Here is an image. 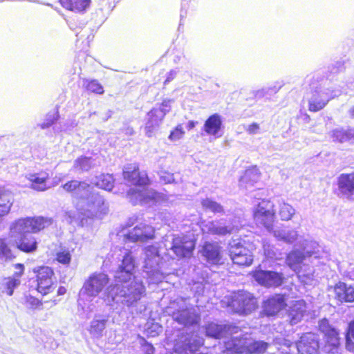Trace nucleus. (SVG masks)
<instances>
[{"mask_svg": "<svg viewBox=\"0 0 354 354\" xmlns=\"http://www.w3.org/2000/svg\"><path fill=\"white\" fill-rule=\"evenodd\" d=\"M136 259L132 252L127 250L114 274L115 281L121 286L115 297L121 298L122 304L127 307L134 306L145 292L142 281L136 280Z\"/></svg>", "mask_w": 354, "mask_h": 354, "instance_id": "nucleus-1", "label": "nucleus"}, {"mask_svg": "<svg viewBox=\"0 0 354 354\" xmlns=\"http://www.w3.org/2000/svg\"><path fill=\"white\" fill-rule=\"evenodd\" d=\"M122 176L123 178L132 185L143 187L131 188L128 190L127 196L133 205L156 203L161 198L160 194L156 190L145 188L150 185L151 180L147 171L140 169L138 164L133 163L126 166L122 171Z\"/></svg>", "mask_w": 354, "mask_h": 354, "instance_id": "nucleus-2", "label": "nucleus"}, {"mask_svg": "<svg viewBox=\"0 0 354 354\" xmlns=\"http://www.w3.org/2000/svg\"><path fill=\"white\" fill-rule=\"evenodd\" d=\"M223 304L229 313L239 316H247L259 307L257 299L254 295L243 290L232 292L225 297Z\"/></svg>", "mask_w": 354, "mask_h": 354, "instance_id": "nucleus-3", "label": "nucleus"}, {"mask_svg": "<svg viewBox=\"0 0 354 354\" xmlns=\"http://www.w3.org/2000/svg\"><path fill=\"white\" fill-rule=\"evenodd\" d=\"M318 328L323 335V349L327 353H337L342 345V338L338 329L332 326L329 321L322 319L319 322Z\"/></svg>", "mask_w": 354, "mask_h": 354, "instance_id": "nucleus-4", "label": "nucleus"}, {"mask_svg": "<svg viewBox=\"0 0 354 354\" xmlns=\"http://www.w3.org/2000/svg\"><path fill=\"white\" fill-rule=\"evenodd\" d=\"M252 218L257 225L272 230L276 219L274 205L270 200H262L254 207Z\"/></svg>", "mask_w": 354, "mask_h": 354, "instance_id": "nucleus-5", "label": "nucleus"}, {"mask_svg": "<svg viewBox=\"0 0 354 354\" xmlns=\"http://www.w3.org/2000/svg\"><path fill=\"white\" fill-rule=\"evenodd\" d=\"M35 290L42 296L51 294L55 290L53 280L55 279L54 269L48 266L41 265L32 269Z\"/></svg>", "mask_w": 354, "mask_h": 354, "instance_id": "nucleus-6", "label": "nucleus"}, {"mask_svg": "<svg viewBox=\"0 0 354 354\" xmlns=\"http://www.w3.org/2000/svg\"><path fill=\"white\" fill-rule=\"evenodd\" d=\"M30 234L25 229L21 230L14 222L10 226V236L15 238V246L19 251L26 254L35 252L38 248L37 239Z\"/></svg>", "mask_w": 354, "mask_h": 354, "instance_id": "nucleus-7", "label": "nucleus"}, {"mask_svg": "<svg viewBox=\"0 0 354 354\" xmlns=\"http://www.w3.org/2000/svg\"><path fill=\"white\" fill-rule=\"evenodd\" d=\"M196 239L192 235L182 234L174 236L171 250L178 259H190L196 248Z\"/></svg>", "mask_w": 354, "mask_h": 354, "instance_id": "nucleus-8", "label": "nucleus"}, {"mask_svg": "<svg viewBox=\"0 0 354 354\" xmlns=\"http://www.w3.org/2000/svg\"><path fill=\"white\" fill-rule=\"evenodd\" d=\"M229 256L232 264L241 268L250 266L254 261L252 252L241 243H235L230 247Z\"/></svg>", "mask_w": 354, "mask_h": 354, "instance_id": "nucleus-9", "label": "nucleus"}, {"mask_svg": "<svg viewBox=\"0 0 354 354\" xmlns=\"http://www.w3.org/2000/svg\"><path fill=\"white\" fill-rule=\"evenodd\" d=\"M156 238V230L151 225L141 223L124 235L125 241L147 243Z\"/></svg>", "mask_w": 354, "mask_h": 354, "instance_id": "nucleus-10", "label": "nucleus"}, {"mask_svg": "<svg viewBox=\"0 0 354 354\" xmlns=\"http://www.w3.org/2000/svg\"><path fill=\"white\" fill-rule=\"evenodd\" d=\"M109 282V277L106 274L94 272L86 280L82 290L88 297H95L102 292Z\"/></svg>", "mask_w": 354, "mask_h": 354, "instance_id": "nucleus-11", "label": "nucleus"}, {"mask_svg": "<svg viewBox=\"0 0 354 354\" xmlns=\"http://www.w3.org/2000/svg\"><path fill=\"white\" fill-rule=\"evenodd\" d=\"M53 218L44 216H32L17 219L14 221L21 230L25 229L30 233H38L48 227L53 223Z\"/></svg>", "mask_w": 354, "mask_h": 354, "instance_id": "nucleus-12", "label": "nucleus"}, {"mask_svg": "<svg viewBox=\"0 0 354 354\" xmlns=\"http://www.w3.org/2000/svg\"><path fill=\"white\" fill-rule=\"evenodd\" d=\"M167 106V102H163L160 107L153 108L147 113L145 129L148 136H151L156 128L162 123L167 113L169 111V109H165V107Z\"/></svg>", "mask_w": 354, "mask_h": 354, "instance_id": "nucleus-13", "label": "nucleus"}, {"mask_svg": "<svg viewBox=\"0 0 354 354\" xmlns=\"http://www.w3.org/2000/svg\"><path fill=\"white\" fill-rule=\"evenodd\" d=\"M253 277L259 284L266 288L279 287L284 281L282 273L270 270H255Z\"/></svg>", "mask_w": 354, "mask_h": 354, "instance_id": "nucleus-14", "label": "nucleus"}, {"mask_svg": "<svg viewBox=\"0 0 354 354\" xmlns=\"http://www.w3.org/2000/svg\"><path fill=\"white\" fill-rule=\"evenodd\" d=\"M240 331L241 328L235 325L218 324L213 322L208 324L205 328L206 335L215 339L229 337Z\"/></svg>", "mask_w": 354, "mask_h": 354, "instance_id": "nucleus-15", "label": "nucleus"}, {"mask_svg": "<svg viewBox=\"0 0 354 354\" xmlns=\"http://www.w3.org/2000/svg\"><path fill=\"white\" fill-rule=\"evenodd\" d=\"M171 316L176 322L186 327L198 324L201 319L199 313L193 307L178 309Z\"/></svg>", "mask_w": 354, "mask_h": 354, "instance_id": "nucleus-16", "label": "nucleus"}, {"mask_svg": "<svg viewBox=\"0 0 354 354\" xmlns=\"http://www.w3.org/2000/svg\"><path fill=\"white\" fill-rule=\"evenodd\" d=\"M287 306L286 295L274 294L263 302V313L268 317L276 316Z\"/></svg>", "mask_w": 354, "mask_h": 354, "instance_id": "nucleus-17", "label": "nucleus"}, {"mask_svg": "<svg viewBox=\"0 0 354 354\" xmlns=\"http://www.w3.org/2000/svg\"><path fill=\"white\" fill-rule=\"evenodd\" d=\"M301 354H318L319 343L317 335L313 333H304L297 344Z\"/></svg>", "mask_w": 354, "mask_h": 354, "instance_id": "nucleus-18", "label": "nucleus"}, {"mask_svg": "<svg viewBox=\"0 0 354 354\" xmlns=\"http://www.w3.org/2000/svg\"><path fill=\"white\" fill-rule=\"evenodd\" d=\"M307 311V304L304 300L294 301L286 313L289 324L292 326L301 322Z\"/></svg>", "mask_w": 354, "mask_h": 354, "instance_id": "nucleus-19", "label": "nucleus"}, {"mask_svg": "<svg viewBox=\"0 0 354 354\" xmlns=\"http://www.w3.org/2000/svg\"><path fill=\"white\" fill-rule=\"evenodd\" d=\"M334 298L340 303L354 302V287L344 282L338 281L333 286Z\"/></svg>", "mask_w": 354, "mask_h": 354, "instance_id": "nucleus-20", "label": "nucleus"}, {"mask_svg": "<svg viewBox=\"0 0 354 354\" xmlns=\"http://www.w3.org/2000/svg\"><path fill=\"white\" fill-rule=\"evenodd\" d=\"M202 255L213 264H220L222 259L221 248L216 243L205 242L202 246Z\"/></svg>", "mask_w": 354, "mask_h": 354, "instance_id": "nucleus-21", "label": "nucleus"}, {"mask_svg": "<svg viewBox=\"0 0 354 354\" xmlns=\"http://www.w3.org/2000/svg\"><path fill=\"white\" fill-rule=\"evenodd\" d=\"M339 191L343 195H354V171L341 174L337 180Z\"/></svg>", "mask_w": 354, "mask_h": 354, "instance_id": "nucleus-22", "label": "nucleus"}, {"mask_svg": "<svg viewBox=\"0 0 354 354\" xmlns=\"http://www.w3.org/2000/svg\"><path fill=\"white\" fill-rule=\"evenodd\" d=\"M201 343L195 339L186 338L184 341L177 342L174 348L178 354H194L201 348Z\"/></svg>", "mask_w": 354, "mask_h": 354, "instance_id": "nucleus-23", "label": "nucleus"}, {"mask_svg": "<svg viewBox=\"0 0 354 354\" xmlns=\"http://www.w3.org/2000/svg\"><path fill=\"white\" fill-rule=\"evenodd\" d=\"M224 343L225 351L231 354H245L246 341L244 337H233L230 336Z\"/></svg>", "mask_w": 354, "mask_h": 354, "instance_id": "nucleus-24", "label": "nucleus"}, {"mask_svg": "<svg viewBox=\"0 0 354 354\" xmlns=\"http://www.w3.org/2000/svg\"><path fill=\"white\" fill-rule=\"evenodd\" d=\"M28 180L30 183V187L37 192H44L48 187L47 181L49 180V175L45 171L30 174Z\"/></svg>", "mask_w": 354, "mask_h": 354, "instance_id": "nucleus-25", "label": "nucleus"}, {"mask_svg": "<svg viewBox=\"0 0 354 354\" xmlns=\"http://www.w3.org/2000/svg\"><path fill=\"white\" fill-rule=\"evenodd\" d=\"M64 9L74 13H84L90 7L91 0H59Z\"/></svg>", "mask_w": 354, "mask_h": 354, "instance_id": "nucleus-26", "label": "nucleus"}, {"mask_svg": "<svg viewBox=\"0 0 354 354\" xmlns=\"http://www.w3.org/2000/svg\"><path fill=\"white\" fill-rule=\"evenodd\" d=\"M222 129V120L220 115L214 113L205 120L203 130L207 135L218 137Z\"/></svg>", "mask_w": 354, "mask_h": 354, "instance_id": "nucleus-27", "label": "nucleus"}, {"mask_svg": "<svg viewBox=\"0 0 354 354\" xmlns=\"http://www.w3.org/2000/svg\"><path fill=\"white\" fill-rule=\"evenodd\" d=\"M62 187L67 193L78 194L82 190L88 189L90 187V185L84 181L72 179L65 183Z\"/></svg>", "mask_w": 354, "mask_h": 354, "instance_id": "nucleus-28", "label": "nucleus"}, {"mask_svg": "<svg viewBox=\"0 0 354 354\" xmlns=\"http://www.w3.org/2000/svg\"><path fill=\"white\" fill-rule=\"evenodd\" d=\"M269 346V344L264 341H253L250 343L246 342L245 354H262L264 353Z\"/></svg>", "mask_w": 354, "mask_h": 354, "instance_id": "nucleus-29", "label": "nucleus"}, {"mask_svg": "<svg viewBox=\"0 0 354 354\" xmlns=\"http://www.w3.org/2000/svg\"><path fill=\"white\" fill-rule=\"evenodd\" d=\"M306 258V254L298 250L290 252L286 257V263L289 267L294 268L300 265Z\"/></svg>", "mask_w": 354, "mask_h": 354, "instance_id": "nucleus-30", "label": "nucleus"}, {"mask_svg": "<svg viewBox=\"0 0 354 354\" xmlns=\"http://www.w3.org/2000/svg\"><path fill=\"white\" fill-rule=\"evenodd\" d=\"M345 348L354 353V319L348 322L345 332Z\"/></svg>", "mask_w": 354, "mask_h": 354, "instance_id": "nucleus-31", "label": "nucleus"}, {"mask_svg": "<svg viewBox=\"0 0 354 354\" xmlns=\"http://www.w3.org/2000/svg\"><path fill=\"white\" fill-rule=\"evenodd\" d=\"M71 260L72 255L70 250L67 248H61L55 254V261L65 267H68L71 265Z\"/></svg>", "mask_w": 354, "mask_h": 354, "instance_id": "nucleus-32", "label": "nucleus"}, {"mask_svg": "<svg viewBox=\"0 0 354 354\" xmlns=\"http://www.w3.org/2000/svg\"><path fill=\"white\" fill-rule=\"evenodd\" d=\"M20 283L19 279L13 277H6L1 283V291L8 296L13 294L14 289Z\"/></svg>", "mask_w": 354, "mask_h": 354, "instance_id": "nucleus-33", "label": "nucleus"}, {"mask_svg": "<svg viewBox=\"0 0 354 354\" xmlns=\"http://www.w3.org/2000/svg\"><path fill=\"white\" fill-rule=\"evenodd\" d=\"M334 141L344 142L354 138V129H335L333 132Z\"/></svg>", "mask_w": 354, "mask_h": 354, "instance_id": "nucleus-34", "label": "nucleus"}, {"mask_svg": "<svg viewBox=\"0 0 354 354\" xmlns=\"http://www.w3.org/2000/svg\"><path fill=\"white\" fill-rule=\"evenodd\" d=\"M15 257L5 238H0V259L9 261Z\"/></svg>", "mask_w": 354, "mask_h": 354, "instance_id": "nucleus-35", "label": "nucleus"}, {"mask_svg": "<svg viewBox=\"0 0 354 354\" xmlns=\"http://www.w3.org/2000/svg\"><path fill=\"white\" fill-rule=\"evenodd\" d=\"M201 205L203 209L210 210L214 213H221L223 212L221 205L208 198L203 199Z\"/></svg>", "mask_w": 354, "mask_h": 354, "instance_id": "nucleus-36", "label": "nucleus"}, {"mask_svg": "<svg viewBox=\"0 0 354 354\" xmlns=\"http://www.w3.org/2000/svg\"><path fill=\"white\" fill-rule=\"evenodd\" d=\"M328 101V100L313 97L308 101V110L310 112L321 111L327 105Z\"/></svg>", "mask_w": 354, "mask_h": 354, "instance_id": "nucleus-37", "label": "nucleus"}, {"mask_svg": "<svg viewBox=\"0 0 354 354\" xmlns=\"http://www.w3.org/2000/svg\"><path fill=\"white\" fill-rule=\"evenodd\" d=\"M295 214L293 207L286 203H283L279 206V215L283 221H288L291 219Z\"/></svg>", "mask_w": 354, "mask_h": 354, "instance_id": "nucleus-38", "label": "nucleus"}, {"mask_svg": "<svg viewBox=\"0 0 354 354\" xmlns=\"http://www.w3.org/2000/svg\"><path fill=\"white\" fill-rule=\"evenodd\" d=\"M11 205L9 195L0 194V217L5 216L9 212Z\"/></svg>", "mask_w": 354, "mask_h": 354, "instance_id": "nucleus-39", "label": "nucleus"}, {"mask_svg": "<svg viewBox=\"0 0 354 354\" xmlns=\"http://www.w3.org/2000/svg\"><path fill=\"white\" fill-rule=\"evenodd\" d=\"M106 319H96L91 322L90 326V333L95 335H100L104 330Z\"/></svg>", "mask_w": 354, "mask_h": 354, "instance_id": "nucleus-40", "label": "nucleus"}, {"mask_svg": "<svg viewBox=\"0 0 354 354\" xmlns=\"http://www.w3.org/2000/svg\"><path fill=\"white\" fill-rule=\"evenodd\" d=\"M86 89L88 92L98 95H102L104 92L102 85L95 80L88 81L86 85Z\"/></svg>", "mask_w": 354, "mask_h": 354, "instance_id": "nucleus-41", "label": "nucleus"}, {"mask_svg": "<svg viewBox=\"0 0 354 354\" xmlns=\"http://www.w3.org/2000/svg\"><path fill=\"white\" fill-rule=\"evenodd\" d=\"M90 158L81 156L74 162V168L79 171H87L91 168L89 163Z\"/></svg>", "mask_w": 354, "mask_h": 354, "instance_id": "nucleus-42", "label": "nucleus"}, {"mask_svg": "<svg viewBox=\"0 0 354 354\" xmlns=\"http://www.w3.org/2000/svg\"><path fill=\"white\" fill-rule=\"evenodd\" d=\"M233 227L227 225L213 226L209 228V232L213 235L225 236L232 233Z\"/></svg>", "mask_w": 354, "mask_h": 354, "instance_id": "nucleus-43", "label": "nucleus"}, {"mask_svg": "<svg viewBox=\"0 0 354 354\" xmlns=\"http://www.w3.org/2000/svg\"><path fill=\"white\" fill-rule=\"evenodd\" d=\"M25 303L32 309L41 308L43 305L40 299L32 295L25 297Z\"/></svg>", "mask_w": 354, "mask_h": 354, "instance_id": "nucleus-44", "label": "nucleus"}, {"mask_svg": "<svg viewBox=\"0 0 354 354\" xmlns=\"http://www.w3.org/2000/svg\"><path fill=\"white\" fill-rule=\"evenodd\" d=\"M185 134V131L181 124H178L175 129L170 132L169 139L170 140H177L183 138Z\"/></svg>", "mask_w": 354, "mask_h": 354, "instance_id": "nucleus-45", "label": "nucleus"}, {"mask_svg": "<svg viewBox=\"0 0 354 354\" xmlns=\"http://www.w3.org/2000/svg\"><path fill=\"white\" fill-rule=\"evenodd\" d=\"M15 268L17 271L14 273L13 278L19 279L24 273V266L22 263H17L15 265Z\"/></svg>", "mask_w": 354, "mask_h": 354, "instance_id": "nucleus-46", "label": "nucleus"}, {"mask_svg": "<svg viewBox=\"0 0 354 354\" xmlns=\"http://www.w3.org/2000/svg\"><path fill=\"white\" fill-rule=\"evenodd\" d=\"M259 129V125L256 122H253L248 127L247 131L250 134H254L258 131Z\"/></svg>", "mask_w": 354, "mask_h": 354, "instance_id": "nucleus-47", "label": "nucleus"}, {"mask_svg": "<svg viewBox=\"0 0 354 354\" xmlns=\"http://www.w3.org/2000/svg\"><path fill=\"white\" fill-rule=\"evenodd\" d=\"M252 174H255L257 176H259L261 174L259 168L257 165H253L245 171V175L250 176Z\"/></svg>", "mask_w": 354, "mask_h": 354, "instance_id": "nucleus-48", "label": "nucleus"}, {"mask_svg": "<svg viewBox=\"0 0 354 354\" xmlns=\"http://www.w3.org/2000/svg\"><path fill=\"white\" fill-rule=\"evenodd\" d=\"M66 288L64 286H59L57 290V295L62 296L66 293Z\"/></svg>", "mask_w": 354, "mask_h": 354, "instance_id": "nucleus-49", "label": "nucleus"}, {"mask_svg": "<svg viewBox=\"0 0 354 354\" xmlns=\"http://www.w3.org/2000/svg\"><path fill=\"white\" fill-rule=\"evenodd\" d=\"M55 119L53 118V119L50 120V121L48 122L42 123L41 124V128L46 129V128L49 127L50 125H52L55 122Z\"/></svg>", "mask_w": 354, "mask_h": 354, "instance_id": "nucleus-50", "label": "nucleus"}, {"mask_svg": "<svg viewBox=\"0 0 354 354\" xmlns=\"http://www.w3.org/2000/svg\"><path fill=\"white\" fill-rule=\"evenodd\" d=\"M196 122H194V121H189L187 124V129L189 130L193 129L195 125H196Z\"/></svg>", "mask_w": 354, "mask_h": 354, "instance_id": "nucleus-51", "label": "nucleus"}, {"mask_svg": "<svg viewBox=\"0 0 354 354\" xmlns=\"http://www.w3.org/2000/svg\"><path fill=\"white\" fill-rule=\"evenodd\" d=\"M349 114L352 118H354V107L349 111Z\"/></svg>", "mask_w": 354, "mask_h": 354, "instance_id": "nucleus-52", "label": "nucleus"}, {"mask_svg": "<svg viewBox=\"0 0 354 354\" xmlns=\"http://www.w3.org/2000/svg\"><path fill=\"white\" fill-rule=\"evenodd\" d=\"M110 187H111V185H110V186H109V185H106V186L104 188H105V189H109V188H110Z\"/></svg>", "mask_w": 354, "mask_h": 354, "instance_id": "nucleus-53", "label": "nucleus"}]
</instances>
